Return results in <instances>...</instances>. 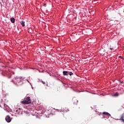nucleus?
Returning <instances> with one entry per match:
<instances>
[{"label": "nucleus", "mask_w": 124, "mask_h": 124, "mask_svg": "<svg viewBox=\"0 0 124 124\" xmlns=\"http://www.w3.org/2000/svg\"><path fill=\"white\" fill-rule=\"evenodd\" d=\"M42 84H43L44 85H45V84H46L45 81H42Z\"/></svg>", "instance_id": "nucleus-15"}, {"label": "nucleus", "mask_w": 124, "mask_h": 124, "mask_svg": "<svg viewBox=\"0 0 124 124\" xmlns=\"http://www.w3.org/2000/svg\"><path fill=\"white\" fill-rule=\"evenodd\" d=\"M46 86L48 87V84H46Z\"/></svg>", "instance_id": "nucleus-18"}, {"label": "nucleus", "mask_w": 124, "mask_h": 124, "mask_svg": "<svg viewBox=\"0 0 124 124\" xmlns=\"http://www.w3.org/2000/svg\"><path fill=\"white\" fill-rule=\"evenodd\" d=\"M119 58H121V56H119Z\"/></svg>", "instance_id": "nucleus-20"}, {"label": "nucleus", "mask_w": 124, "mask_h": 124, "mask_svg": "<svg viewBox=\"0 0 124 124\" xmlns=\"http://www.w3.org/2000/svg\"><path fill=\"white\" fill-rule=\"evenodd\" d=\"M103 114L104 115H105L106 116H108V117H111V114H110L108 112H103Z\"/></svg>", "instance_id": "nucleus-9"}, {"label": "nucleus", "mask_w": 124, "mask_h": 124, "mask_svg": "<svg viewBox=\"0 0 124 124\" xmlns=\"http://www.w3.org/2000/svg\"><path fill=\"white\" fill-rule=\"evenodd\" d=\"M20 24L22 27H25V21L24 20H21L20 21Z\"/></svg>", "instance_id": "nucleus-11"}, {"label": "nucleus", "mask_w": 124, "mask_h": 124, "mask_svg": "<svg viewBox=\"0 0 124 124\" xmlns=\"http://www.w3.org/2000/svg\"><path fill=\"white\" fill-rule=\"evenodd\" d=\"M124 113L122 114L121 115V118L120 119H117V120H120L121 122H122V123H124Z\"/></svg>", "instance_id": "nucleus-7"}, {"label": "nucleus", "mask_w": 124, "mask_h": 124, "mask_svg": "<svg viewBox=\"0 0 124 124\" xmlns=\"http://www.w3.org/2000/svg\"><path fill=\"white\" fill-rule=\"evenodd\" d=\"M12 120V118H10V116L9 115H7L5 117V121L7 122V123H10Z\"/></svg>", "instance_id": "nucleus-4"}, {"label": "nucleus", "mask_w": 124, "mask_h": 124, "mask_svg": "<svg viewBox=\"0 0 124 124\" xmlns=\"http://www.w3.org/2000/svg\"><path fill=\"white\" fill-rule=\"evenodd\" d=\"M24 80H25V78L16 76L14 80H12L11 82H12L16 86H21Z\"/></svg>", "instance_id": "nucleus-1"}, {"label": "nucleus", "mask_w": 124, "mask_h": 124, "mask_svg": "<svg viewBox=\"0 0 124 124\" xmlns=\"http://www.w3.org/2000/svg\"><path fill=\"white\" fill-rule=\"evenodd\" d=\"M43 6H45V7H46V3L43 4Z\"/></svg>", "instance_id": "nucleus-16"}, {"label": "nucleus", "mask_w": 124, "mask_h": 124, "mask_svg": "<svg viewBox=\"0 0 124 124\" xmlns=\"http://www.w3.org/2000/svg\"><path fill=\"white\" fill-rule=\"evenodd\" d=\"M69 75L70 76H71V75H73V73L72 72H69Z\"/></svg>", "instance_id": "nucleus-13"}, {"label": "nucleus", "mask_w": 124, "mask_h": 124, "mask_svg": "<svg viewBox=\"0 0 124 124\" xmlns=\"http://www.w3.org/2000/svg\"><path fill=\"white\" fill-rule=\"evenodd\" d=\"M109 49H110V50L111 51H112V50H113V51H114V48H111V47H110Z\"/></svg>", "instance_id": "nucleus-14"}, {"label": "nucleus", "mask_w": 124, "mask_h": 124, "mask_svg": "<svg viewBox=\"0 0 124 124\" xmlns=\"http://www.w3.org/2000/svg\"><path fill=\"white\" fill-rule=\"evenodd\" d=\"M16 114H18V115H22V114H23V111H22L20 108H19L16 110Z\"/></svg>", "instance_id": "nucleus-5"}, {"label": "nucleus", "mask_w": 124, "mask_h": 124, "mask_svg": "<svg viewBox=\"0 0 124 124\" xmlns=\"http://www.w3.org/2000/svg\"><path fill=\"white\" fill-rule=\"evenodd\" d=\"M39 72L40 73L41 72H40V71H39Z\"/></svg>", "instance_id": "nucleus-19"}, {"label": "nucleus", "mask_w": 124, "mask_h": 124, "mask_svg": "<svg viewBox=\"0 0 124 124\" xmlns=\"http://www.w3.org/2000/svg\"><path fill=\"white\" fill-rule=\"evenodd\" d=\"M10 21L12 24H14L15 23V18L14 17H11L10 18Z\"/></svg>", "instance_id": "nucleus-10"}, {"label": "nucleus", "mask_w": 124, "mask_h": 124, "mask_svg": "<svg viewBox=\"0 0 124 124\" xmlns=\"http://www.w3.org/2000/svg\"><path fill=\"white\" fill-rule=\"evenodd\" d=\"M0 74L2 76H6V77H7V78H8L9 79H10V78H11V73L10 72V71H9V70L2 71L1 69H0Z\"/></svg>", "instance_id": "nucleus-2"}, {"label": "nucleus", "mask_w": 124, "mask_h": 124, "mask_svg": "<svg viewBox=\"0 0 124 124\" xmlns=\"http://www.w3.org/2000/svg\"><path fill=\"white\" fill-rule=\"evenodd\" d=\"M31 102V97L28 96V95H27V96L25 97L24 100L21 102V103L22 104H30Z\"/></svg>", "instance_id": "nucleus-3"}, {"label": "nucleus", "mask_w": 124, "mask_h": 124, "mask_svg": "<svg viewBox=\"0 0 124 124\" xmlns=\"http://www.w3.org/2000/svg\"><path fill=\"white\" fill-rule=\"evenodd\" d=\"M120 83H121V84H123V81H120Z\"/></svg>", "instance_id": "nucleus-17"}, {"label": "nucleus", "mask_w": 124, "mask_h": 124, "mask_svg": "<svg viewBox=\"0 0 124 124\" xmlns=\"http://www.w3.org/2000/svg\"><path fill=\"white\" fill-rule=\"evenodd\" d=\"M62 73L64 76H67V75L69 74V72L66 71H63L62 72Z\"/></svg>", "instance_id": "nucleus-8"}, {"label": "nucleus", "mask_w": 124, "mask_h": 124, "mask_svg": "<svg viewBox=\"0 0 124 124\" xmlns=\"http://www.w3.org/2000/svg\"><path fill=\"white\" fill-rule=\"evenodd\" d=\"M112 96H119V93L116 92L115 93L112 95Z\"/></svg>", "instance_id": "nucleus-12"}, {"label": "nucleus", "mask_w": 124, "mask_h": 124, "mask_svg": "<svg viewBox=\"0 0 124 124\" xmlns=\"http://www.w3.org/2000/svg\"><path fill=\"white\" fill-rule=\"evenodd\" d=\"M59 112H63L64 113H65V112H68L69 111V109L67 108H65V109H59Z\"/></svg>", "instance_id": "nucleus-6"}]
</instances>
